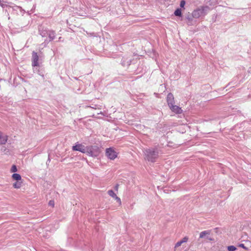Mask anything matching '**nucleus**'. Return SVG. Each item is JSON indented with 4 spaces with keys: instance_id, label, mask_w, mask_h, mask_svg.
Here are the masks:
<instances>
[{
    "instance_id": "a211bd4d",
    "label": "nucleus",
    "mask_w": 251,
    "mask_h": 251,
    "mask_svg": "<svg viewBox=\"0 0 251 251\" xmlns=\"http://www.w3.org/2000/svg\"><path fill=\"white\" fill-rule=\"evenodd\" d=\"M40 34L42 37H45L48 35V32L46 30H39Z\"/></svg>"
},
{
    "instance_id": "2eb2a0df",
    "label": "nucleus",
    "mask_w": 251,
    "mask_h": 251,
    "mask_svg": "<svg viewBox=\"0 0 251 251\" xmlns=\"http://www.w3.org/2000/svg\"><path fill=\"white\" fill-rule=\"evenodd\" d=\"M13 187L15 188L18 189L21 187V182L17 181L13 183Z\"/></svg>"
},
{
    "instance_id": "ddd939ff",
    "label": "nucleus",
    "mask_w": 251,
    "mask_h": 251,
    "mask_svg": "<svg viewBox=\"0 0 251 251\" xmlns=\"http://www.w3.org/2000/svg\"><path fill=\"white\" fill-rule=\"evenodd\" d=\"M12 177L13 179L19 181L21 180L22 177L19 174H14L12 176Z\"/></svg>"
},
{
    "instance_id": "6ab92c4d",
    "label": "nucleus",
    "mask_w": 251,
    "mask_h": 251,
    "mask_svg": "<svg viewBox=\"0 0 251 251\" xmlns=\"http://www.w3.org/2000/svg\"><path fill=\"white\" fill-rule=\"evenodd\" d=\"M227 250L229 251H234L236 250V248L234 246H229L227 247Z\"/></svg>"
},
{
    "instance_id": "4be33fe9",
    "label": "nucleus",
    "mask_w": 251,
    "mask_h": 251,
    "mask_svg": "<svg viewBox=\"0 0 251 251\" xmlns=\"http://www.w3.org/2000/svg\"><path fill=\"white\" fill-rule=\"evenodd\" d=\"M182 244V242H181V241H179L177 242L176 244V245H175V247L176 248H177V247H178L180 246H181V245Z\"/></svg>"
},
{
    "instance_id": "412c9836",
    "label": "nucleus",
    "mask_w": 251,
    "mask_h": 251,
    "mask_svg": "<svg viewBox=\"0 0 251 251\" xmlns=\"http://www.w3.org/2000/svg\"><path fill=\"white\" fill-rule=\"evenodd\" d=\"M116 201H117L120 204H121V199L120 198H119L117 196V195L116 196V197H115V198H114Z\"/></svg>"
},
{
    "instance_id": "20e7f679",
    "label": "nucleus",
    "mask_w": 251,
    "mask_h": 251,
    "mask_svg": "<svg viewBox=\"0 0 251 251\" xmlns=\"http://www.w3.org/2000/svg\"><path fill=\"white\" fill-rule=\"evenodd\" d=\"M105 153L108 158L111 160H114L117 156V153L111 148L106 149Z\"/></svg>"
},
{
    "instance_id": "f03ea898",
    "label": "nucleus",
    "mask_w": 251,
    "mask_h": 251,
    "mask_svg": "<svg viewBox=\"0 0 251 251\" xmlns=\"http://www.w3.org/2000/svg\"><path fill=\"white\" fill-rule=\"evenodd\" d=\"M100 153V149L97 146H87V151L86 153L90 156L96 157Z\"/></svg>"
},
{
    "instance_id": "f3484780",
    "label": "nucleus",
    "mask_w": 251,
    "mask_h": 251,
    "mask_svg": "<svg viewBox=\"0 0 251 251\" xmlns=\"http://www.w3.org/2000/svg\"><path fill=\"white\" fill-rule=\"evenodd\" d=\"M176 16H180L181 15V11L180 9H177L174 13Z\"/></svg>"
},
{
    "instance_id": "9b49d317",
    "label": "nucleus",
    "mask_w": 251,
    "mask_h": 251,
    "mask_svg": "<svg viewBox=\"0 0 251 251\" xmlns=\"http://www.w3.org/2000/svg\"><path fill=\"white\" fill-rule=\"evenodd\" d=\"M199 9L202 12L203 15H205L210 9L208 6H202L199 8Z\"/></svg>"
},
{
    "instance_id": "4468645a",
    "label": "nucleus",
    "mask_w": 251,
    "mask_h": 251,
    "mask_svg": "<svg viewBox=\"0 0 251 251\" xmlns=\"http://www.w3.org/2000/svg\"><path fill=\"white\" fill-rule=\"evenodd\" d=\"M209 233H210V232L207 230H205V231H202L200 233V238H203L206 235H208V234H209Z\"/></svg>"
},
{
    "instance_id": "393cba45",
    "label": "nucleus",
    "mask_w": 251,
    "mask_h": 251,
    "mask_svg": "<svg viewBox=\"0 0 251 251\" xmlns=\"http://www.w3.org/2000/svg\"><path fill=\"white\" fill-rule=\"evenodd\" d=\"M49 205L51 206H53L54 205V202L53 201L50 200L49 202Z\"/></svg>"
},
{
    "instance_id": "39448f33",
    "label": "nucleus",
    "mask_w": 251,
    "mask_h": 251,
    "mask_svg": "<svg viewBox=\"0 0 251 251\" xmlns=\"http://www.w3.org/2000/svg\"><path fill=\"white\" fill-rule=\"evenodd\" d=\"M39 56L37 54V53L33 51L32 53V65L33 67L38 66H39Z\"/></svg>"
},
{
    "instance_id": "aec40b11",
    "label": "nucleus",
    "mask_w": 251,
    "mask_h": 251,
    "mask_svg": "<svg viewBox=\"0 0 251 251\" xmlns=\"http://www.w3.org/2000/svg\"><path fill=\"white\" fill-rule=\"evenodd\" d=\"M17 171V167L15 165H13L11 169V172H16Z\"/></svg>"
},
{
    "instance_id": "6e6552de",
    "label": "nucleus",
    "mask_w": 251,
    "mask_h": 251,
    "mask_svg": "<svg viewBox=\"0 0 251 251\" xmlns=\"http://www.w3.org/2000/svg\"><path fill=\"white\" fill-rule=\"evenodd\" d=\"M7 136L0 132V145L5 144L7 142Z\"/></svg>"
},
{
    "instance_id": "b1692460",
    "label": "nucleus",
    "mask_w": 251,
    "mask_h": 251,
    "mask_svg": "<svg viewBox=\"0 0 251 251\" xmlns=\"http://www.w3.org/2000/svg\"><path fill=\"white\" fill-rule=\"evenodd\" d=\"M185 1L184 0H182L180 1V6L181 7H183L185 5Z\"/></svg>"
},
{
    "instance_id": "dca6fc26",
    "label": "nucleus",
    "mask_w": 251,
    "mask_h": 251,
    "mask_svg": "<svg viewBox=\"0 0 251 251\" xmlns=\"http://www.w3.org/2000/svg\"><path fill=\"white\" fill-rule=\"evenodd\" d=\"M107 193L110 196L112 197L113 198H115V197H116V195L115 194V193L112 190H108Z\"/></svg>"
},
{
    "instance_id": "1a4fd4ad",
    "label": "nucleus",
    "mask_w": 251,
    "mask_h": 251,
    "mask_svg": "<svg viewBox=\"0 0 251 251\" xmlns=\"http://www.w3.org/2000/svg\"><path fill=\"white\" fill-rule=\"evenodd\" d=\"M192 15L193 17L195 18H198L201 16L203 15V14L202 12L201 11L199 8H198L193 12Z\"/></svg>"
},
{
    "instance_id": "cd10ccee",
    "label": "nucleus",
    "mask_w": 251,
    "mask_h": 251,
    "mask_svg": "<svg viewBox=\"0 0 251 251\" xmlns=\"http://www.w3.org/2000/svg\"><path fill=\"white\" fill-rule=\"evenodd\" d=\"M0 5L2 7H4V6L6 5L5 4H4L3 3H1V2L0 3Z\"/></svg>"
},
{
    "instance_id": "0eeeda50",
    "label": "nucleus",
    "mask_w": 251,
    "mask_h": 251,
    "mask_svg": "<svg viewBox=\"0 0 251 251\" xmlns=\"http://www.w3.org/2000/svg\"><path fill=\"white\" fill-rule=\"evenodd\" d=\"M167 101L169 106L172 105V104H175L174 97L171 93L168 94L167 97Z\"/></svg>"
},
{
    "instance_id": "9d476101",
    "label": "nucleus",
    "mask_w": 251,
    "mask_h": 251,
    "mask_svg": "<svg viewBox=\"0 0 251 251\" xmlns=\"http://www.w3.org/2000/svg\"><path fill=\"white\" fill-rule=\"evenodd\" d=\"M131 60L128 58H123L122 60V64L123 66H128L130 65Z\"/></svg>"
},
{
    "instance_id": "5701e85b",
    "label": "nucleus",
    "mask_w": 251,
    "mask_h": 251,
    "mask_svg": "<svg viewBox=\"0 0 251 251\" xmlns=\"http://www.w3.org/2000/svg\"><path fill=\"white\" fill-rule=\"evenodd\" d=\"M188 238L187 237H184L181 240H180L182 243H186L187 242Z\"/></svg>"
},
{
    "instance_id": "f8f14e48",
    "label": "nucleus",
    "mask_w": 251,
    "mask_h": 251,
    "mask_svg": "<svg viewBox=\"0 0 251 251\" xmlns=\"http://www.w3.org/2000/svg\"><path fill=\"white\" fill-rule=\"evenodd\" d=\"M48 35L50 38V41L55 38V33L53 31H50L48 32Z\"/></svg>"
},
{
    "instance_id": "bb28decb",
    "label": "nucleus",
    "mask_w": 251,
    "mask_h": 251,
    "mask_svg": "<svg viewBox=\"0 0 251 251\" xmlns=\"http://www.w3.org/2000/svg\"><path fill=\"white\" fill-rule=\"evenodd\" d=\"M118 187H119V185L118 184H116L115 186V189L117 191L118 189Z\"/></svg>"
},
{
    "instance_id": "f257e3e1",
    "label": "nucleus",
    "mask_w": 251,
    "mask_h": 251,
    "mask_svg": "<svg viewBox=\"0 0 251 251\" xmlns=\"http://www.w3.org/2000/svg\"><path fill=\"white\" fill-rule=\"evenodd\" d=\"M144 158L148 161L154 162L159 156V150L156 148L145 149L143 151Z\"/></svg>"
},
{
    "instance_id": "a878e982",
    "label": "nucleus",
    "mask_w": 251,
    "mask_h": 251,
    "mask_svg": "<svg viewBox=\"0 0 251 251\" xmlns=\"http://www.w3.org/2000/svg\"><path fill=\"white\" fill-rule=\"evenodd\" d=\"M239 247H242L246 250L247 249V248L244 246V245L243 244H240L239 245Z\"/></svg>"
},
{
    "instance_id": "423d86ee",
    "label": "nucleus",
    "mask_w": 251,
    "mask_h": 251,
    "mask_svg": "<svg viewBox=\"0 0 251 251\" xmlns=\"http://www.w3.org/2000/svg\"><path fill=\"white\" fill-rule=\"evenodd\" d=\"M171 110L174 113L176 114H180L182 112V110L179 106L174 105V104H172L169 106Z\"/></svg>"
},
{
    "instance_id": "7ed1b4c3",
    "label": "nucleus",
    "mask_w": 251,
    "mask_h": 251,
    "mask_svg": "<svg viewBox=\"0 0 251 251\" xmlns=\"http://www.w3.org/2000/svg\"><path fill=\"white\" fill-rule=\"evenodd\" d=\"M73 151H79L82 153H86L87 151V146H85L82 144L76 143L75 145L72 147Z\"/></svg>"
},
{
    "instance_id": "c85d7f7f",
    "label": "nucleus",
    "mask_w": 251,
    "mask_h": 251,
    "mask_svg": "<svg viewBox=\"0 0 251 251\" xmlns=\"http://www.w3.org/2000/svg\"><path fill=\"white\" fill-rule=\"evenodd\" d=\"M50 158L49 157V158H48V162H50Z\"/></svg>"
}]
</instances>
